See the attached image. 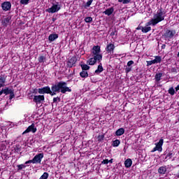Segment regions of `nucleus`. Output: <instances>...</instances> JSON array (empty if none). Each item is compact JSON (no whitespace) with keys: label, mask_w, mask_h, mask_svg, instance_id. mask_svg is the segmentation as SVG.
Here are the masks:
<instances>
[{"label":"nucleus","mask_w":179,"mask_h":179,"mask_svg":"<svg viewBox=\"0 0 179 179\" xmlns=\"http://www.w3.org/2000/svg\"><path fill=\"white\" fill-rule=\"evenodd\" d=\"M68 84L65 82L59 81L57 83H55L52 85V87L48 86L43 87L37 90V92L39 94H50V96L57 95V94L62 93L63 94L66 92H71V89L68 87Z\"/></svg>","instance_id":"f257e3e1"},{"label":"nucleus","mask_w":179,"mask_h":179,"mask_svg":"<svg viewBox=\"0 0 179 179\" xmlns=\"http://www.w3.org/2000/svg\"><path fill=\"white\" fill-rule=\"evenodd\" d=\"M165 19V10L162 8H159L157 11L154 13L152 16V19L146 22V27H141V31L143 33H148L151 31V27L148 26H156L161 22H163Z\"/></svg>","instance_id":"f03ea898"},{"label":"nucleus","mask_w":179,"mask_h":179,"mask_svg":"<svg viewBox=\"0 0 179 179\" xmlns=\"http://www.w3.org/2000/svg\"><path fill=\"white\" fill-rule=\"evenodd\" d=\"M99 46H93V48H92V57L87 60V64L90 66H93L94 65V64H96V62H98V64H101L99 62H101V60L103 59V55H101V54H99Z\"/></svg>","instance_id":"7ed1b4c3"},{"label":"nucleus","mask_w":179,"mask_h":179,"mask_svg":"<svg viewBox=\"0 0 179 179\" xmlns=\"http://www.w3.org/2000/svg\"><path fill=\"white\" fill-rule=\"evenodd\" d=\"M60 9L61 6L58 2H57L56 3H52V7L47 8V10H45V12L53 14L58 13V11H59Z\"/></svg>","instance_id":"20e7f679"},{"label":"nucleus","mask_w":179,"mask_h":179,"mask_svg":"<svg viewBox=\"0 0 179 179\" xmlns=\"http://www.w3.org/2000/svg\"><path fill=\"white\" fill-rule=\"evenodd\" d=\"M163 145H164V139L161 138L160 140H159V142L156 143L155 144L156 147H154V148H152V150H151V152H155L156 151L159 152H162Z\"/></svg>","instance_id":"39448f33"},{"label":"nucleus","mask_w":179,"mask_h":179,"mask_svg":"<svg viewBox=\"0 0 179 179\" xmlns=\"http://www.w3.org/2000/svg\"><path fill=\"white\" fill-rule=\"evenodd\" d=\"M176 32L174 30H167L165 31V34H164V38L165 40H170L172 38H173V36H175Z\"/></svg>","instance_id":"423d86ee"},{"label":"nucleus","mask_w":179,"mask_h":179,"mask_svg":"<svg viewBox=\"0 0 179 179\" xmlns=\"http://www.w3.org/2000/svg\"><path fill=\"white\" fill-rule=\"evenodd\" d=\"M162 61V57L156 56L154 57V60L148 61L146 62V64H148V66H152V64H160V62Z\"/></svg>","instance_id":"0eeeda50"},{"label":"nucleus","mask_w":179,"mask_h":179,"mask_svg":"<svg viewBox=\"0 0 179 179\" xmlns=\"http://www.w3.org/2000/svg\"><path fill=\"white\" fill-rule=\"evenodd\" d=\"M2 10L7 12L9 11L10 8H12V3L9 1H4L1 4Z\"/></svg>","instance_id":"6e6552de"},{"label":"nucleus","mask_w":179,"mask_h":179,"mask_svg":"<svg viewBox=\"0 0 179 179\" xmlns=\"http://www.w3.org/2000/svg\"><path fill=\"white\" fill-rule=\"evenodd\" d=\"M37 129H36V126L34 124H31V126L28 127V129H26L24 131H23V135L28 134L29 132H32V134L36 133Z\"/></svg>","instance_id":"1a4fd4ad"},{"label":"nucleus","mask_w":179,"mask_h":179,"mask_svg":"<svg viewBox=\"0 0 179 179\" xmlns=\"http://www.w3.org/2000/svg\"><path fill=\"white\" fill-rule=\"evenodd\" d=\"M42 159H43V153H39L36 155V156H34V158H32V159L29 160V162H41Z\"/></svg>","instance_id":"9d476101"},{"label":"nucleus","mask_w":179,"mask_h":179,"mask_svg":"<svg viewBox=\"0 0 179 179\" xmlns=\"http://www.w3.org/2000/svg\"><path fill=\"white\" fill-rule=\"evenodd\" d=\"M43 95H36L34 96V99H32V101H34L36 103H41L42 101H43Z\"/></svg>","instance_id":"9b49d317"},{"label":"nucleus","mask_w":179,"mask_h":179,"mask_svg":"<svg viewBox=\"0 0 179 179\" xmlns=\"http://www.w3.org/2000/svg\"><path fill=\"white\" fill-rule=\"evenodd\" d=\"M7 80V76H0V88H2L5 86V82Z\"/></svg>","instance_id":"f8f14e48"},{"label":"nucleus","mask_w":179,"mask_h":179,"mask_svg":"<svg viewBox=\"0 0 179 179\" xmlns=\"http://www.w3.org/2000/svg\"><path fill=\"white\" fill-rule=\"evenodd\" d=\"M10 17H7L3 18V20H2V26H3V27H7V26H8V24H10Z\"/></svg>","instance_id":"ddd939ff"},{"label":"nucleus","mask_w":179,"mask_h":179,"mask_svg":"<svg viewBox=\"0 0 179 179\" xmlns=\"http://www.w3.org/2000/svg\"><path fill=\"white\" fill-rule=\"evenodd\" d=\"M114 45L113 43H110L108 45H106V52L108 54L112 53L113 51H114Z\"/></svg>","instance_id":"4468645a"},{"label":"nucleus","mask_w":179,"mask_h":179,"mask_svg":"<svg viewBox=\"0 0 179 179\" xmlns=\"http://www.w3.org/2000/svg\"><path fill=\"white\" fill-rule=\"evenodd\" d=\"M0 92L3 93L5 95L13 94V90L10 88H5L4 90H1Z\"/></svg>","instance_id":"2eb2a0df"},{"label":"nucleus","mask_w":179,"mask_h":179,"mask_svg":"<svg viewBox=\"0 0 179 179\" xmlns=\"http://www.w3.org/2000/svg\"><path fill=\"white\" fill-rule=\"evenodd\" d=\"M113 13H114V8L110 7L108 9H106V10H104V12H103V13H104V15H108V16H110V15H113Z\"/></svg>","instance_id":"dca6fc26"},{"label":"nucleus","mask_w":179,"mask_h":179,"mask_svg":"<svg viewBox=\"0 0 179 179\" xmlns=\"http://www.w3.org/2000/svg\"><path fill=\"white\" fill-rule=\"evenodd\" d=\"M58 38V34H52L48 36V41L53 42Z\"/></svg>","instance_id":"f3484780"},{"label":"nucleus","mask_w":179,"mask_h":179,"mask_svg":"<svg viewBox=\"0 0 179 179\" xmlns=\"http://www.w3.org/2000/svg\"><path fill=\"white\" fill-rule=\"evenodd\" d=\"M157 172L159 173V174L164 175V174H165L166 172H167V167L161 166L157 170Z\"/></svg>","instance_id":"a211bd4d"},{"label":"nucleus","mask_w":179,"mask_h":179,"mask_svg":"<svg viewBox=\"0 0 179 179\" xmlns=\"http://www.w3.org/2000/svg\"><path fill=\"white\" fill-rule=\"evenodd\" d=\"M75 64L76 57H71V59H69V61L68 62V66L71 68L72 66H74Z\"/></svg>","instance_id":"6ab92c4d"},{"label":"nucleus","mask_w":179,"mask_h":179,"mask_svg":"<svg viewBox=\"0 0 179 179\" xmlns=\"http://www.w3.org/2000/svg\"><path fill=\"white\" fill-rule=\"evenodd\" d=\"M124 132H125V130L124 129V128H120L117 131H115V136H120L122 135H124Z\"/></svg>","instance_id":"aec40b11"},{"label":"nucleus","mask_w":179,"mask_h":179,"mask_svg":"<svg viewBox=\"0 0 179 179\" xmlns=\"http://www.w3.org/2000/svg\"><path fill=\"white\" fill-rule=\"evenodd\" d=\"M124 164L125 165V168H127V169L130 168L131 166V159H127L124 162Z\"/></svg>","instance_id":"412c9836"},{"label":"nucleus","mask_w":179,"mask_h":179,"mask_svg":"<svg viewBox=\"0 0 179 179\" xmlns=\"http://www.w3.org/2000/svg\"><path fill=\"white\" fill-rule=\"evenodd\" d=\"M101 72H103V66L101 65V64H99L98 65V68L96 69V70H95V73L99 74L101 73Z\"/></svg>","instance_id":"4be33fe9"},{"label":"nucleus","mask_w":179,"mask_h":179,"mask_svg":"<svg viewBox=\"0 0 179 179\" xmlns=\"http://www.w3.org/2000/svg\"><path fill=\"white\" fill-rule=\"evenodd\" d=\"M162 78V73H156L155 77H154V79L156 80V83H159L160 81V78Z\"/></svg>","instance_id":"5701e85b"},{"label":"nucleus","mask_w":179,"mask_h":179,"mask_svg":"<svg viewBox=\"0 0 179 179\" xmlns=\"http://www.w3.org/2000/svg\"><path fill=\"white\" fill-rule=\"evenodd\" d=\"M80 78H87L88 77V73H87V71H82L80 73Z\"/></svg>","instance_id":"b1692460"},{"label":"nucleus","mask_w":179,"mask_h":179,"mask_svg":"<svg viewBox=\"0 0 179 179\" xmlns=\"http://www.w3.org/2000/svg\"><path fill=\"white\" fill-rule=\"evenodd\" d=\"M80 68L82 69V71H86L88 69H90V66H88L87 64L80 65Z\"/></svg>","instance_id":"393cba45"},{"label":"nucleus","mask_w":179,"mask_h":179,"mask_svg":"<svg viewBox=\"0 0 179 179\" xmlns=\"http://www.w3.org/2000/svg\"><path fill=\"white\" fill-rule=\"evenodd\" d=\"M120 144V141L117 139H115L114 141H113V147L117 148L119 145Z\"/></svg>","instance_id":"a878e982"},{"label":"nucleus","mask_w":179,"mask_h":179,"mask_svg":"<svg viewBox=\"0 0 179 179\" xmlns=\"http://www.w3.org/2000/svg\"><path fill=\"white\" fill-rule=\"evenodd\" d=\"M41 162H36V161H27L26 162H24V164H41Z\"/></svg>","instance_id":"bb28decb"},{"label":"nucleus","mask_w":179,"mask_h":179,"mask_svg":"<svg viewBox=\"0 0 179 179\" xmlns=\"http://www.w3.org/2000/svg\"><path fill=\"white\" fill-rule=\"evenodd\" d=\"M131 0H117V1L124 5L130 3Z\"/></svg>","instance_id":"cd10ccee"},{"label":"nucleus","mask_w":179,"mask_h":179,"mask_svg":"<svg viewBox=\"0 0 179 179\" xmlns=\"http://www.w3.org/2000/svg\"><path fill=\"white\" fill-rule=\"evenodd\" d=\"M175 92H176V90L173 89V87H170L169 89V94L173 96L175 94Z\"/></svg>","instance_id":"c85d7f7f"},{"label":"nucleus","mask_w":179,"mask_h":179,"mask_svg":"<svg viewBox=\"0 0 179 179\" xmlns=\"http://www.w3.org/2000/svg\"><path fill=\"white\" fill-rule=\"evenodd\" d=\"M29 3V0H20V4L21 5H27Z\"/></svg>","instance_id":"c756f323"},{"label":"nucleus","mask_w":179,"mask_h":179,"mask_svg":"<svg viewBox=\"0 0 179 179\" xmlns=\"http://www.w3.org/2000/svg\"><path fill=\"white\" fill-rule=\"evenodd\" d=\"M38 61H39V63H43L45 62V56H41L39 58H38Z\"/></svg>","instance_id":"7c9ffc66"},{"label":"nucleus","mask_w":179,"mask_h":179,"mask_svg":"<svg viewBox=\"0 0 179 179\" xmlns=\"http://www.w3.org/2000/svg\"><path fill=\"white\" fill-rule=\"evenodd\" d=\"M48 178V173L47 172H43V174L41 176L39 179H47Z\"/></svg>","instance_id":"2f4dec72"},{"label":"nucleus","mask_w":179,"mask_h":179,"mask_svg":"<svg viewBox=\"0 0 179 179\" xmlns=\"http://www.w3.org/2000/svg\"><path fill=\"white\" fill-rule=\"evenodd\" d=\"M17 167L18 168V171H21V170H23L26 168V165L24 164H20V165H17Z\"/></svg>","instance_id":"473e14b6"},{"label":"nucleus","mask_w":179,"mask_h":179,"mask_svg":"<svg viewBox=\"0 0 179 179\" xmlns=\"http://www.w3.org/2000/svg\"><path fill=\"white\" fill-rule=\"evenodd\" d=\"M92 20L93 19L92 18V17H87L84 19V21L87 23H90Z\"/></svg>","instance_id":"72a5a7b5"},{"label":"nucleus","mask_w":179,"mask_h":179,"mask_svg":"<svg viewBox=\"0 0 179 179\" xmlns=\"http://www.w3.org/2000/svg\"><path fill=\"white\" fill-rule=\"evenodd\" d=\"M92 2H93V0H88V1H87V3H85V8L90 7V5H92Z\"/></svg>","instance_id":"f704fd0d"},{"label":"nucleus","mask_w":179,"mask_h":179,"mask_svg":"<svg viewBox=\"0 0 179 179\" xmlns=\"http://www.w3.org/2000/svg\"><path fill=\"white\" fill-rule=\"evenodd\" d=\"M131 71V67L125 68V73H129Z\"/></svg>","instance_id":"c9c22d12"},{"label":"nucleus","mask_w":179,"mask_h":179,"mask_svg":"<svg viewBox=\"0 0 179 179\" xmlns=\"http://www.w3.org/2000/svg\"><path fill=\"white\" fill-rule=\"evenodd\" d=\"M134 61H129V62H127V66L130 67L131 65H134Z\"/></svg>","instance_id":"e433bc0d"},{"label":"nucleus","mask_w":179,"mask_h":179,"mask_svg":"<svg viewBox=\"0 0 179 179\" xmlns=\"http://www.w3.org/2000/svg\"><path fill=\"white\" fill-rule=\"evenodd\" d=\"M59 101V97L53 98V103H57Z\"/></svg>","instance_id":"4c0bfd02"},{"label":"nucleus","mask_w":179,"mask_h":179,"mask_svg":"<svg viewBox=\"0 0 179 179\" xmlns=\"http://www.w3.org/2000/svg\"><path fill=\"white\" fill-rule=\"evenodd\" d=\"M172 155H173V153L170 152L167 154V156L166 157H165V159H167V158L171 159Z\"/></svg>","instance_id":"58836bf2"},{"label":"nucleus","mask_w":179,"mask_h":179,"mask_svg":"<svg viewBox=\"0 0 179 179\" xmlns=\"http://www.w3.org/2000/svg\"><path fill=\"white\" fill-rule=\"evenodd\" d=\"M108 159H104L101 162L102 164H108Z\"/></svg>","instance_id":"ea45409f"},{"label":"nucleus","mask_w":179,"mask_h":179,"mask_svg":"<svg viewBox=\"0 0 179 179\" xmlns=\"http://www.w3.org/2000/svg\"><path fill=\"white\" fill-rule=\"evenodd\" d=\"M103 135L98 136V141H103Z\"/></svg>","instance_id":"a19ab883"},{"label":"nucleus","mask_w":179,"mask_h":179,"mask_svg":"<svg viewBox=\"0 0 179 179\" xmlns=\"http://www.w3.org/2000/svg\"><path fill=\"white\" fill-rule=\"evenodd\" d=\"M10 94V99H13V97H15V94Z\"/></svg>","instance_id":"79ce46f5"},{"label":"nucleus","mask_w":179,"mask_h":179,"mask_svg":"<svg viewBox=\"0 0 179 179\" xmlns=\"http://www.w3.org/2000/svg\"><path fill=\"white\" fill-rule=\"evenodd\" d=\"M174 90H176V92H178V90H179V85H176V87H175Z\"/></svg>","instance_id":"37998d69"},{"label":"nucleus","mask_w":179,"mask_h":179,"mask_svg":"<svg viewBox=\"0 0 179 179\" xmlns=\"http://www.w3.org/2000/svg\"><path fill=\"white\" fill-rule=\"evenodd\" d=\"M108 162H109L110 164H113V159L108 160Z\"/></svg>","instance_id":"c03bdc74"},{"label":"nucleus","mask_w":179,"mask_h":179,"mask_svg":"<svg viewBox=\"0 0 179 179\" xmlns=\"http://www.w3.org/2000/svg\"><path fill=\"white\" fill-rule=\"evenodd\" d=\"M115 35V31H113V32H111V36H114Z\"/></svg>","instance_id":"a18cd8bd"},{"label":"nucleus","mask_w":179,"mask_h":179,"mask_svg":"<svg viewBox=\"0 0 179 179\" xmlns=\"http://www.w3.org/2000/svg\"><path fill=\"white\" fill-rule=\"evenodd\" d=\"M162 49H165V45H162V46L161 47Z\"/></svg>","instance_id":"49530a36"},{"label":"nucleus","mask_w":179,"mask_h":179,"mask_svg":"<svg viewBox=\"0 0 179 179\" xmlns=\"http://www.w3.org/2000/svg\"><path fill=\"white\" fill-rule=\"evenodd\" d=\"M176 178H178L179 179V171H178V173L176 174Z\"/></svg>","instance_id":"de8ad7c7"},{"label":"nucleus","mask_w":179,"mask_h":179,"mask_svg":"<svg viewBox=\"0 0 179 179\" xmlns=\"http://www.w3.org/2000/svg\"><path fill=\"white\" fill-rule=\"evenodd\" d=\"M176 57H178L179 58V52L178 54H176Z\"/></svg>","instance_id":"09e8293b"},{"label":"nucleus","mask_w":179,"mask_h":179,"mask_svg":"<svg viewBox=\"0 0 179 179\" xmlns=\"http://www.w3.org/2000/svg\"><path fill=\"white\" fill-rule=\"evenodd\" d=\"M2 94H3V92H0V96L2 95Z\"/></svg>","instance_id":"8fccbe9b"},{"label":"nucleus","mask_w":179,"mask_h":179,"mask_svg":"<svg viewBox=\"0 0 179 179\" xmlns=\"http://www.w3.org/2000/svg\"><path fill=\"white\" fill-rule=\"evenodd\" d=\"M136 30H141V28H136Z\"/></svg>","instance_id":"3c124183"},{"label":"nucleus","mask_w":179,"mask_h":179,"mask_svg":"<svg viewBox=\"0 0 179 179\" xmlns=\"http://www.w3.org/2000/svg\"><path fill=\"white\" fill-rule=\"evenodd\" d=\"M178 4H179V0H178Z\"/></svg>","instance_id":"603ef678"},{"label":"nucleus","mask_w":179,"mask_h":179,"mask_svg":"<svg viewBox=\"0 0 179 179\" xmlns=\"http://www.w3.org/2000/svg\"><path fill=\"white\" fill-rule=\"evenodd\" d=\"M178 119H179V117H178Z\"/></svg>","instance_id":"864d4df0"}]
</instances>
